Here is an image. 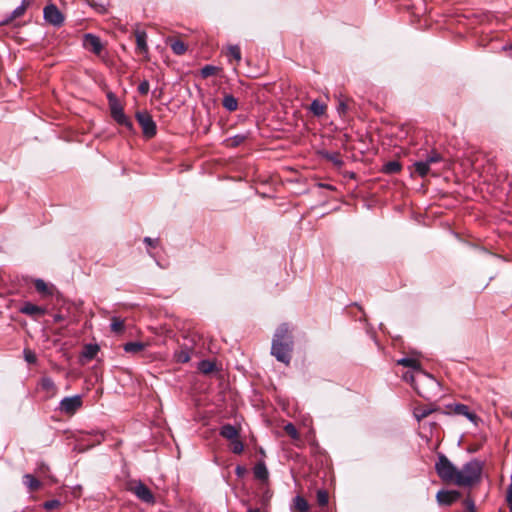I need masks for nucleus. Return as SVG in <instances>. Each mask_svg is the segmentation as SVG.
I'll use <instances>...</instances> for the list:
<instances>
[{"mask_svg": "<svg viewBox=\"0 0 512 512\" xmlns=\"http://www.w3.org/2000/svg\"><path fill=\"white\" fill-rule=\"evenodd\" d=\"M414 389L421 397L432 400L439 395L440 384L427 372L418 371V383L415 384Z\"/></svg>", "mask_w": 512, "mask_h": 512, "instance_id": "3", "label": "nucleus"}, {"mask_svg": "<svg viewBox=\"0 0 512 512\" xmlns=\"http://www.w3.org/2000/svg\"><path fill=\"white\" fill-rule=\"evenodd\" d=\"M23 354H24V359L26 362H28L30 364L36 363L37 357H36V354L32 350L24 349Z\"/></svg>", "mask_w": 512, "mask_h": 512, "instance_id": "40", "label": "nucleus"}, {"mask_svg": "<svg viewBox=\"0 0 512 512\" xmlns=\"http://www.w3.org/2000/svg\"><path fill=\"white\" fill-rule=\"evenodd\" d=\"M431 412V409L419 408L415 410L414 415L418 420H421L427 417Z\"/></svg>", "mask_w": 512, "mask_h": 512, "instance_id": "41", "label": "nucleus"}, {"mask_svg": "<svg viewBox=\"0 0 512 512\" xmlns=\"http://www.w3.org/2000/svg\"><path fill=\"white\" fill-rule=\"evenodd\" d=\"M24 483L31 491L38 490L41 485L40 481L31 474H26L24 476Z\"/></svg>", "mask_w": 512, "mask_h": 512, "instance_id": "30", "label": "nucleus"}, {"mask_svg": "<svg viewBox=\"0 0 512 512\" xmlns=\"http://www.w3.org/2000/svg\"><path fill=\"white\" fill-rule=\"evenodd\" d=\"M40 386H41V389L46 391L47 393H50V394H55L56 392V386H55V383L54 381L52 380V378L50 377H43L41 380H40Z\"/></svg>", "mask_w": 512, "mask_h": 512, "instance_id": "22", "label": "nucleus"}, {"mask_svg": "<svg viewBox=\"0 0 512 512\" xmlns=\"http://www.w3.org/2000/svg\"><path fill=\"white\" fill-rule=\"evenodd\" d=\"M247 512H260V510L257 508H249Z\"/></svg>", "mask_w": 512, "mask_h": 512, "instance_id": "52", "label": "nucleus"}, {"mask_svg": "<svg viewBox=\"0 0 512 512\" xmlns=\"http://www.w3.org/2000/svg\"><path fill=\"white\" fill-rule=\"evenodd\" d=\"M149 89L150 84L147 80H143L138 86V91L142 95H146L149 92Z\"/></svg>", "mask_w": 512, "mask_h": 512, "instance_id": "44", "label": "nucleus"}, {"mask_svg": "<svg viewBox=\"0 0 512 512\" xmlns=\"http://www.w3.org/2000/svg\"><path fill=\"white\" fill-rule=\"evenodd\" d=\"M329 501V496L327 491L325 490H318L317 491V502L320 506H326Z\"/></svg>", "mask_w": 512, "mask_h": 512, "instance_id": "38", "label": "nucleus"}, {"mask_svg": "<svg viewBox=\"0 0 512 512\" xmlns=\"http://www.w3.org/2000/svg\"><path fill=\"white\" fill-rule=\"evenodd\" d=\"M53 319H54V322L58 323V322H61L64 320V316L62 314H55Z\"/></svg>", "mask_w": 512, "mask_h": 512, "instance_id": "50", "label": "nucleus"}, {"mask_svg": "<svg viewBox=\"0 0 512 512\" xmlns=\"http://www.w3.org/2000/svg\"><path fill=\"white\" fill-rule=\"evenodd\" d=\"M220 70H221V68H219L217 66L205 65L200 70V75H201L202 78H208L210 76H213V75L217 74Z\"/></svg>", "mask_w": 512, "mask_h": 512, "instance_id": "33", "label": "nucleus"}, {"mask_svg": "<svg viewBox=\"0 0 512 512\" xmlns=\"http://www.w3.org/2000/svg\"><path fill=\"white\" fill-rule=\"evenodd\" d=\"M413 167L415 172L422 178L427 176L430 172V167L427 165V163L424 162V160L414 162Z\"/></svg>", "mask_w": 512, "mask_h": 512, "instance_id": "24", "label": "nucleus"}, {"mask_svg": "<svg viewBox=\"0 0 512 512\" xmlns=\"http://www.w3.org/2000/svg\"><path fill=\"white\" fill-rule=\"evenodd\" d=\"M123 348L127 353H137L145 348V344L142 342H128L124 344Z\"/></svg>", "mask_w": 512, "mask_h": 512, "instance_id": "29", "label": "nucleus"}, {"mask_svg": "<svg viewBox=\"0 0 512 512\" xmlns=\"http://www.w3.org/2000/svg\"><path fill=\"white\" fill-rule=\"evenodd\" d=\"M254 477L261 482H267L269 478L268 469L263 461L258 462L253 468Z\"/></svg>", "mask_w": 512, "mask_h": 512, "instance_id": "16", "label": "nucleus"}, {"mask_svg": "<svg viewBox=\"0 0 512 512\" xmlns=\"http://www.w3.org/2000/svg\"><path fill=\"white\" fill-rule=\"evenodd\" d=\"M171 50L176 55H183L187 51L186 44L181 40H173L170 44Z\"/></svg>", "mask_w": 512, "mask_h": 512, "instance_id": "28", "label": "nucleus"}, {"mask_svg": "<svg viewBox=\"0 0 512 512\" xmlns=\"http://www.w3.org/2000/svg\"><path fill=\"white\" fill-rule=\"evenodd\" d=\"M459 497H460V492L455 491V490H450V491L440 490L436 495L437 502L440 505H445V506H449V505L453 504L455 501L458 500Z\"/></svg>", "mask_w": 512, "mask_h": 512, "instance_id": "11", "label": "nucleus"}, {"mask_svg": "<svg viewBox=\"0 0 512 512\" xmlns=\"http://www.w3.org/2000/svg\"><path fill=\"white\" fill-rule=\"evenodd\" d=\"M284 431L292 438V439H298L299 433L296 429V427L292 423H287L284 426Z\"/></svg>", "mask_w": 512, "mask_h": 512, "instance_id": "39", "label": "nucleus"}, {"mask_svg": "<svg viewBox=\"0 0 512 512\" xmlns=\"http://www.w3.org/2000/svg\"><path fill=\"white\" fill-rule=\"evenodd\" d=\"M231 450L234 454H241L244 450L243 442L239 439V436L234 440H231Z\"/></svg>", "mask_w": 512, "mask_h": 512, "instance_id": "36", "label": "nucleus"}, {"mask_svg": "<svg viewBox=\"0 0 512 512\" xmlns=\"http://www.w3.org/2000/svg\"><path fill=\"white\" fill-rule=\"evenodd\" d=\"M109 106L112 118L127 129L132 130L133 124L131 120L125 115L122 105L117 101L113 94L108 95Z\"/></svg>", "mask_w": 512, "mask_h": 512, "instance_id": "5", "label": "nucleus"}, {"mask_svg": "<svg viewBox=\"0 0 512 512\" xmlns=\"http://www.w3.org/2000/svg\"><path fill=\"white\" fill-rule=\"evenodd\" d=\"M482 463L477 459H472L465 463L461 469H457L455 485L461 487H471L481 479Z\"/></svg>", "mask_w": 512, "mask_h": 512, "instance_id": "2", "label": "nucleus"}, {"mask_svg": "<svg viewBox=\"0 0 512 512\" xmlns=\"http://www.w3.org/2000/svg\"><path fill=\"white\" fill-rule=\"evenodd\" d=\"M144 242L147 243L149 246H152V247H155L156 246V243H157V240L155 239H152L150 237H146L144 239Z\"/></svg>", "mask_w": 512, "mask_h": 512, "instance_id": "48", "label": "nucleus"}, {"mask_svg": "<svg viewBox=\"0 0 512 512\" xmlns=\"http://www.w3.org/2000/svg\"><path fill=\"white\" fill-rule=\"evenodd\" d=\"M323 156L337 167H341L343 165V161L341 160L339 153L326 152Z\"/></svg>", "mask_w": 512, "mask_h": 512, "instance_id": "34", "label": "nucleus"}, {"mask_svg": "<svg viewBox=\"0 0 512 512\" xmlns=\"http://www.w3.org/2000/svg\"><path fill=\"white\" fill-rule=\"evenodd\" d=\"M173 359L177 363H187L191 359V352L188 347H181L173 354Z\"/></svg>", "mask_w": 512, "mask_h": 512, "instance_id": "18", "label": "nucleus"}, {"mask_svg": "<svg viewBox=\"0 0 512 512\" xmlns=\"http://www.w3.org/2000/svg\"><path fill=\"white\" fill-rule=\"evenodd\" d=\"M457 467L444 455L439 454L435 463V470L439 478L444 482L455 483Z\"/></svg>", "mask_w": 512, "mask_h": 512, "instance_id": "4", "label": "nucleus"}, {"mask_svg": "<svg viewBox=\"0 0 512 512\" xmlns=\"http://www.w3.org/2000/svg\"><path fill=\"white\" fill-rule=\"evenodd\" d=\"M222 105L225 109L232 112L238 107V101L233 95H225L222 101Z\"/></svg>", "mask_w": 512, "mask_h": 512, "instance_id": "25", "label": "nucleus"}, {"mask_svg": "<svg viewBox=\"0 0 512 512\" xmlns=\"http://www.w3.org/2000/svg\"><path fill=\"white\" fill-rule=\"evenodd\" d=\"M136 119L142 128L143 135L146 138L150 139L156 135V123L147 111H138L136 113Z\"/></svg>", "mask_w": 512, "mask_h": 512, "instance_id": "6", "label": "nucleus"}, {"mask_svg": "<svg viewBox=\"0 0 512 512\" xmlns=\"http://www.w3.org/2000/svg\"><path fill=\"white\" fill-rule=\"evenodd\" d=\"M293 349V340L289 332L288 326L282 324L275 332L271 354L280 362L289 364L291 360V352Z\"/></svg>", "mask_w": 512, "mask_h": 512, "instance_id": "1", "label": "nucleus"}, {"mask_svg": "<svg viewBox=\"0 0 512 512\" xmlns=\"http://www.w3.org/2000/svg\"><path fill=\"white\" fill-rule=\"evenodd\" d=\"M227 57L229 61L235 60L238 64L241 61V50L238 45H230L227 49Z\"/></svg>", "mask_w": 512, "mask_h": 512, "instance_id": "21", "label": "nucleus"}, {"mask_svg": "<svg viewBox=\"0 0 512 512\" xmlns=\"http://www.w3.org/2000/svg\"><path fill=\"white\" fill-rule=\"evenodd\" d=\"M61 505V502L57 499L49 500L44 503V508L46 510H52Z\"/></svg>", "mask_w": 512, "mask_h": 512, "instance_id": "43", "label": "nucleus"}, {"mask_svg": "<svg viewBox=\"0 0 512 512\" xmlns=\"http://www.w3.org/2000/svg\"><path fill=\"white\" fill-rule=\"evenodd\" d=\"M83 46L85 49L93 52L96 55H100L103 49V45L100 38L91 33H87L84 35Z\"/></svg>", "mask_w": 512, "mask_h": 512, "instance_id": "10", "label": "nucleus"}, {"mask_svg": "<svg viewBox=\"0 0 512 512\" xmlns=\"http://www.w3.org/2000/svg\"><path fill=\"white\" fill-rule=\"evenodd\" d=\"M453 412L457 415H462L466 417L473 423H476L478 417L474 412H471L469 407L465 404H455L453 407Z\"/></svg>", "mask_w": 512, "mask_h": 512, "instance_id": "15", "label": "nucleus"}, {"mask_svg": "<svg viewBox=\"0 0 512 512\" xmlns=\"http://www.w3.org/2000/svg\"><path fill=\"white\" fill-rule=\"evenodd\" d=\"M244 139H245V137H244V136H242V135H236V136L234 137V144H235V145H238V144H240L242 141H244Z\"/></svg>", "mask_w": 512, "mask_h": 512, "instance_id": "49", "label": "nucleus"}, {"mask_svg": "<svg viewBox=\"0 0 512 512\" xmlns=\"http://www.w3.org/2000/svg\"><path fill=\"white\" fill-rule=\"evenodd\" d=\"M135 37H136V46H137V50L145 55V57L148 59V52H149V49H148V44H147V34L145 31H139L137 30L135 32Z\"/></svg>", "mask_w": 512, "mask_h": 512, "instance_id": "14", "label": "nucleus"}, {"mask_svg": "<svg viewBox=\"0 0 512 512\" xmlns=\"http://www.w3.org/2000/svg\"><path fill=\"white\" fill-rule=\"evenodd\" d=\"M401 163L399 161H389L383 165L382 171L385 174H395L401 170Z\"/></svg>", "mask_w": 512, "mask_h": 512, "instance_id": "23", "label": "nucleus"}, {"mask_svg": "<svg viewBox=\"0 0 512 512\" xmlns=\"http://www.w3.org/2000/svg\"><path fill=\"white\" fill-rule=\"evenodd\" d=\"M506 501L509 504V506H512V482H510L507 488Z\"/></svg>", "mask_w": 512, "mask_h": 512, "instance_id": "47", "label": "nucleus"}, {"mask_svg": "<svg viewBox=\"0 0 512 512\" xmlns=\"http://www.w3.org/2000/svg\"><path fill=\"white\" fill-rule=\"evenodd\" d=\"M97 351H98V347L96 345H88L86 347V351H85L84 355L87 358L91 359L96 355Z\"/></svg>", "mask_w": 512, "mask_h": 512, "instance_id": "42", "label": "nucleus"}, {"mask_svg": "<svg viewBox=\"0 0 512 512\" xmlns=\"http://www.w3.org/2000/svg\"><path fill=\"white\" fill-rule=\"evenodd\" d=\"M310 110L315 116H322L325 114L326 105L319 100H313L310 105Z\"/></svg>", "mask_w": 512, "mask_h": 512, "instance_id": "27", "label": "nucleus"}, {"mask_svg": "<svg viewBox=\"0 0 512 512\" xmlns=\"http://www.w3.org/2000/svg\"><path fill=\"white\" fill-rule=\"evenodd\" d=\"M243 472H244V468H243V467H241V466H237V467H236V474H237L238 476L242 475V474H243Z\"/></svg>", "mask_w": 512, "mask_h": 512, "instance_id": "51", "label": "nucleus"}, {"mask_svg": "<svg viewBox=\"0 0 512 512\" xmlns=\"http://www.w3.org/2000/svg\"><path fill=\"white\" fill-rule=\"evenodd\" d=\"M81 407H82V397L80 395L65 397L60 401V404H59L60 411L67 415L75 414L76 411Z\"/></svg>", "mask_w": 512, "mask_h": 512, "instance_id": "8", "label": "nucleus"}, {"mask_svg": "<svg viewBox=\"0 0 512 512\" xmlns=\"http://www.w3.org/2000/svg\"><path fill=\"white\" fill-rule=\"evenodd\" d=\"M29 5V0H22L21 4L0 22V25H7L11 23L13 20L22 17L25 14Z\"/></svg>", "mask_w": 512, "mask_h": 512, "instance_id": "12", "label": "nucleus"}, {"mask_svg": "<svg viewBox=\"0 0 512 512\" xmlns=\"http://www.w3.org/2000/svg\"><path fill=\"white\" fill-rule=\"evenodd\" d=\"M510 507V512H512V506H509Z\"/></svg>", "mask_w": 512, "mask_h": 512, "instance_id": "54", "label": "nucleus"}, {"mask_svg": "<svg viewBox=\"0 0 512 512\" xmlns=\"http://www.w3.org/2000/svg\"><path fill=\"white\" fill-rule=\"evenodd\" d=\"M418 371H411L406 372L403 374V379L406 382H409L413 387H415V384L418 383Z\"/></svg>", "mask_w": 512, "mask_h": 512, "instance_id": "35", "label": "nucleus"}, {"mask_svg": "<svg viewBox=\"0 0 512 512\" xmlns=\"http://www.w3.org/2000/svg\"><path fill=\"white\" fill-rule=\"evenodd\" d=\"M443 161V157L440 153H438L436 150L430 151V153L427 155V157L424 159V162L427 163L429 167L431 165L439 163Z\"/></svg>", "mask_w": 512, "mask_h": 512, "instance_id": "31", "label": "nucleus"}, {"mask_svg": "<svg viewBox=\"0 0 512 512\" xmlns=\"http://www.w3.org/2000/svg\"><path fill=\"white\" fill-rule=\"evenodd\" d=\"M41 470H47L48 467L45 465V464H42L41 467H40Z\"/></svg>", "mask_w": 512, "mask_h": 512, "instance_id": "53", "label": "nucleus"}, {"mask_svg": "<svg viewBox=\"0 0 512 512\" xmlns=\"http://www.w3.org/2000/svg\"><path fill=\"white\" fill-rule=\"evenodd\" d=\"M464 506H465L467 512H476V507H475V503H474L473 499L467 497L464 500Z\"/></svg>", "mask_w": 512, "mask_h": 512, "instance_id": "45", "label": "nucleus"}, {"mask_svg": "<svg viewBox=\"0 0 512 512\" xmlns=\"http://www.w3.org/2000/svg\"><path fill=\"white\" fill-rule=\"evenodd\" d=\"M110 329L115 334H121L125 330L124 320L119 317L113 316L111 318Z\"/></svg>", "mask_w": 512, "mask_h": 512, "instance_id": "20", "label": "nucleus"}, {"mask_svg": "<svg viewBox=\"0 0 512 512\" xmlns=\"http://www.w3.org/2000/svg\"><path fill=\"white\" fill-rule=\"evenodd\" d=\"M43 17L47 23L55 27H60L61 25H63L65 20L63 13L58 9V7L55 4H48L44 7Z\"/></svg>", "mask_w": 512, "mask_h": 512, "instance_id": "7", "label": "nucleus"}, {"mask_svg": "<svg viewBox=\"0 0 512 512\" xmlns=\"http://www.w3.org/2000/svg\"><path fill=\"white\" fill-rule=\"evenodd\" d=\"M215 363L210 360H202L198 363V370L203 374H210L215 371Z\"/></svg>", "mask_w": 512, "mask_h": 512, "instance_id": "26", "label": "nucleus"}, {"mask_svg": "<svg viewBox=\"0 0 512 512\" xmlns=\"http://www.w3.org/2000/svg\"><path fill=\"white\" fill-rule=\"evenodd\" d=\"M219 434L223 438L231 441L239 436V431L235 426H233L231 424H225V425L221 426Z\"/></svg>", "mask_w": 512, "mask_h": 512, "instance_id": "17", "label": "nucleus"}, {"mask_svg": "<svg viewBox=\"0 0 512 512\" xmlns=\"http://www.w3.org/2000/svg\"><path fill=\"white\" fill-rule=\"evenodd\" d=\"M129 490L134 493L138 499L145 503H154L155 498L151 490L141 481L132 483Z\"/></svg>", "mask_w": 512, "mask_h": 512, "instance_id": "9", "label": "nucleus"}, {"mask_svg": "<svg viewBox=\"0 0 512 512\" xmlns=\"http://www.w3.org/2000/svg\"><path fill=\"white\" fill-rule=\"evenodd\" d=\"M347 110H348L347 103L344 100H340L338 107H337L338 113L341 115H344V114H346Z\"/></svg>", "mask_w": 512, "mask_h": 512, "instance_id": "46", "label": "nucleus"}, {"mask_svg": "<svg viewBox=\"0 0 512 512\" xmlns=\"http://www.w3.org/2000/svg\"><path fill=\"white\" fill-rule=\"evenodd\" d=\"M19 312L37 318L44 315L46 313V309L31 302H24L19 308Z\"/></svg>", "mask_w": 512, "mask_h": 512, "instance_id": "13", "label": "nucleus"}, {"mask_svg": "<svg viewBox=\"0 0 512 512\" xmlns=\"http://www.w3.org/2000/svg\"><path fill=\"white\" fill-rule=\"evenodd\" d=\"M294 507L300 512H308L309 511V504L306 501L305 498L302 496H296L294 498Z\"/></svg>", "mask_w": 512, "mask_h": 512, "instance_id": "32", "label": "nucleus"}, {"mask_svg": "<svg viewBox=\"0 0 512 512\" xmlns=\"http://www.w3.org/2000/svg\"><path fill=\"white\" fill-rule=\"evenodd\" d=\"M34 286L36 290L43 294H51L49 291L48 285L42 279H36L34 282Z\"/></svg>", "mask_w": 512, "mask_h": 512, "instance_id": "37", "label": "nucleus"}, {"mask_svg": "<svg viewBox=\"0 0 512 512\" xmlns=\"http://www.w3.org/2000/svg\"><path fill=\"white\" fill-rule=\"evenodd\" d=\"M397 364L404 366V367H409L412 369V371L422 370L419 361L414 358H409V357L401 358V359L397 360Z\"/></svg>", "mask_w": 512, "mask_h": 512, "instance_id": "19", "label": "nucleus"}]
</instances>
